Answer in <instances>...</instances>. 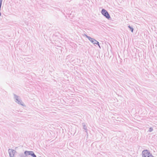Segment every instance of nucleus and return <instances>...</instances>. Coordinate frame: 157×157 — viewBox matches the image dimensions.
I'll return each instance as SVG.
<instances>
[{
  "label": "nucleus",
  "instance_id": "obj_1",
  "mask_svg": "<svg viewBox=\"0 0 157 157\" xmlns=\"http://www.w3.org/2000/svg\"><path fill=\"white\" fill-rule=\"evenodd\" d=\"M143 157H153L152 155L147 150H144L142 152Z\"/></svg>",
  "mask_w": 157,
  "mask_h": 157
},
{
  "label": "nucleus",
  "instance_id": "obj_2",
  "mask_svg": "<svg viewBox=\"0 0 157 157\" xmlns=\"http://www.w3.org/2000/svg\"><path fill=\"white\" fill-rule=\"evenodd\" d=\"M102 14L108 19L110 18V16L107 11L105 9H102L101 11Z\"/></svg>",
  "mask_w": 157,
  "mask_h": 157
},
{
  "label": "nucleus",
  "instance_id": "obj_3",
  "mask_svg": "<svg viewBox=\"0 0 157 157\" xmlns=\"http://www.w3.org/2000/svg\"><path fill=\"white\" fill-rule=\"evenodd\" d=\"M9 151L10 157H13L14 156L15 151L12 149H9Z\"/></svg>",
  "mask_w": 157,
  "mask_h": 157
},
{
  "label": "nucleus",
  "instance_id": "obj_4",
  "mask_svg": "<svg viewBox=\"0 0 157 157\" xmlns=\"http://www.w3.org/2000/svg\"><path fill=\"white\" fill-rule=\"evenodd\" d=\"M90 40L93 44H97L98 43V42L94 39L90 38L89 39Z\"/></svg>",
  "mask_w": 157,
  "mask_h": 157
},
{
  "label": "nucleus",
  "instance_id": "obj_5",
  "mask_svg": "<svg viewBox=\"0 0 157 157\" xmlns=\"http://www.w3.org/2000/svg\"><path fill=\"white\" fill-rule=\"evenodd\" d=\"M32 151H26L25 152V154L26 155H31V153H32Z\"/></svg>",
  "mask_w": 157,
  "mask_h": 157
},
{
  "label": "nucleus",
  "instance_id": "obj_6",
  "mask_svg": "<svg viewBox=\"0 0 157 157\" xmlns=\"http://www.w3.org/2000/svg\"><path fill=\"white\" fill-rule=\"evenodd\" d=\"M31 155L33 157H36V155H35V154L34 153L33 151L32 152V153H31Z\"/></svg>",
  "mask_w": 157,
  "mask_h": 157
},
{
  "label": "nucleus",
  "instance_id": "obj_7",
  "mask_svg": "<svg viewBox=\"0 0 157 157\" xmlns=\"http://www.w3.org/2000/svg\"><path fill=\"white\" fill-rule=\"evenodd\" d=\"M2 0H0V8H1V6L2 5Z\"/></svg>",
  "mask_w": 157,
  "mask_h": 157
},
{
  "label": "nucleus",
  "instance_id": "obj_8",
  "mask_svg": "<svg viewBox=\"0 0 157 157\" xmlns=\"http://www.w3.org/2000/svg\"><path fill=\"white\" fill-rule=\"evenodd\" d=\"M129 27L131 29L132 32H133V29L132 28H131V27H130L129 26Z\"/></svg>",
  "mask_w": 157,
  "mask_h": 157
}]
</instances>
